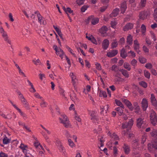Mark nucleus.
Listing matches in <instances>:
<instances>
[{"instance_id": "nucleus-1", "label": "nucleus", "mask_w": 157, "mask_h": 157, "mask_svg": "<svg viewBox=\"0 0 157 157\" xmlns=\"http://www.w3.org/2000/svg\"><path fill=\"white\" fill-rule=\"evenodd\" d=\"M150 117L151 122L154 126L157 125V116L156 113L153 110L151 111L150 113Z\"/></svg>"}, {"instance_id": "nucleus-2", "label": "nucleus", "mask_w": 157, "mask_h": 157, "mask_svg": "<svg viewBox=\"0 0 157 157\" xmlns=\"http://www.w3.org/2000/svg\"><path fill=\"white\" fill-rule=\"evenodd\" d=\"M147 124L145 123L143 121V118L139 117L137 119L136 126L139 128H142L144 129L147 127Z\"/></svg>"}, {"instance_id": "nucleus-3", "label": "nucleus", "mask_w": 157, "mask_h": 157, "mask_svg": "<svg viewBox=\"0 0 157 157\" xmlns=\"http://www.w3.org/2000/svg\"><path fill=\"white\" fill-rule=\"evenodd\" d=\"M61 117L59 118L60 121V122L63 123V125L66 128H68L69 125V120L67 119V116L64 115H63L61 116Z\"/></svg>"}, {"instance_id": "nucleus-4", "label": "nucleus", "mask_w": 157, "mask_h": 157, "mask_svg": "<svg viewBox=\"0 0 157 157\" xmlns=\"http://www.w3.org/2000/svg\"><path fill=\"white\" fill-rule=\"evenodd\" d=\"M0 32L2 34V36L4 38L5 41L11 44V41L8 39V37L6 32L4 30L2 27H0Z\"/></svg>"}, {"instance_id": "nucleus-5", "label": "nucleus", "mask_w": 157, "mask_h": 157, "mask_svg": "<svg viewBox=\"0 0 157 157\" xmlns=\"http://www.w3.org/2000/svg\"><path fill=\"white\" fill-rule=\"evenodd\" d=\"M87 21H86L87 24H88L91 22L93 25H95L99 22V19L98 18H94L93 16H89L87 18Z\"/></svg>"}, {"instance_id": "nucleus-6", "label": "nucleus", "mask_w": 157, "mask_h": 157, "mask_svg": "<svg viewBox=\"0 0 157 157\" xmlns=\"http://www.w3.org/2000/svg\"><path fill=\"white\" fill-rule=\"evenodd\" d=\"M147 146L148 150L151 152H153L154 150H157V141L153 144H148Z\"/></svg>"}, {"instance_id": "nucleus-7", "label": "nucleus", "mask_w": 157, "mask_h": 157, "mask_svg": "<svg viewBox=\"0 0 157 157\" xmlns=\"http://www.w3.org/2000/svg\"><path fill=\"white\" fill-rule=\"evenodd\" d=\"M142 107L144 111L146 110L148 106V101L146 98H144L141 101Z\"/></svg>"}, {"instance_id": "nucleus-8", "label": "nucleus", "mask_w": 157, "mask_h": 157, "mask_svg": "<svg viewBox=\"0 0 157 157\" xmlns=\"http://www.w3.org/2000/svg\"><path fill=\"white\" fill-rule=\"evenodd\" d=\"M90 119L93 122H95L98 120L97 118V114L95 112L91 111L90 113Z\"/></svg>"}, {"instance_id": "nucleus-9", "label": "nucleus", "mask_w": 157, "mask_h": 157, "mask_svg": "<svg viewBox=\"0 0 157 157\" xmlns=\"http://www.w3.org/2000/svg\"><path fill=\"white\" fill-rule=\"evenodd\" d=\"M148 13L147 11H143L140 12L139 14V18L143 20L147 18Z\"/></svg>"}, {"instance_id": "nucleus-10", "label": "nucleus", "mask_w": 157, "mask_h": 157, "mask_svg": "<svg viewBox=\"0 0 157 157\" xmlns=\"http://www.w3.org/2000/svg\"><path fill=\"white\" fill-rule=\"evenodd\" d=\"M123 130L122 131V134L124 136H125L127 135V132L128 131V123L125 122L122 124L121 126Z\"/></svg>"}, {"instance_id": "nucleus-11", "label": "nucleus", "mask_w": 157, "mask_h": 157, "mask_svg": "<svg viewBox=\"0 0 157 157\" xmlns=\"http://www.w3.org/2000/svg\"><path fill=\"white\" fill-rule=\"evenodd\" d=\"M151 102L152 105L155 107L157 106V101L155 97L154 94H151Z\"/></svg>"}, {"instance_id": "nucleus-12", "label": "nucleus", "mask_w": 157, "mask_h": 157, "mask_svg": "<svg viewBox=\"0 0 157 157\" xmlns=\"http://www.w3.org/2000/svg\"><path fill=\"white\" fill-rule=\"evenodd\" d=\"M118 53V51L116 50H113L108 52L107 56L109 57H112L115 56Z\"/></svg>"}, {"instance_id": "nucleus-13", "label": "nucleus", "mask_w": 157, "mask_h": 157, "mask_svg": "<svg viewBox=\"0 0 157 157\" xmlns=\"http://www.w3.org/2000/svg\"><path fill=\"white\" fill-rule=\"evenodd\" d=\"M127 1H125L123 2L121 4V12L124 13L125 12L127 8Z\"/></svg>"}, {"instance_id": "nucleus-14", "label": "nucleus", "mask_w": 157, "mask_h": 157, "mask_svg": "<svg viewBox=\"0 0 157 157\" xmlns=\"http://www.w3.org/2000/svg\"><path fill=\"white\" fill-rule=\"evenodd\" d=\"M109 44V41L107 39H105L102 43V48L105 50L106 49L108 48Z\"/></svg>"}, {"instance_id": "nucleus-15", "label": "nucleus", "mask_w": 157, "mask_h": 157, "mask_svg": "<svg viewBox=\"0 0 157 157\" xmlns=\"http://www.w3.org/2000/svg\"><path fill=\"white\" fill-rule=\"evenodd\" d=\"M133 43L134 49L136 51L138 50L140 48V44L138 40L137 39L134 40L133 42Z\"/></svg>"}, {"instance_id": "nucleus-16", "label": "nucleus", "mask_w": 157, "mask_h": 157, "mask_svg": "<svg viewBox=\"0 0 157 157\" xmlns=\"http://www.w3.org/2000/svg\"><path fill=\"white\" fill-rule=\"evenodd\" d=\"M119 12V9L116 8L113 10L112 13L110 14V16L111 17H115L117 15Z\"/></svg>"}, {"instance_id": "nucleus-17", "label": "nucleus", "mask_w": 157, "mask_h": 157, "mask_svg": "<svg viewBox=\"0 0 157 157\" xmlns=\"http://www.w3.org/2000/svg\"><path fill=\"white\" fill-rule=\"evenodd\" d=\"M138 141V140L137 139H136L133 141V148L135 149H139V148L138 147L139 143Z\"/></svg>"}, {"instance_id": "nucleus-18", "label": "nucleus", "mask_w": 157, "mask_h": 157, "mask_svg": "<svg viewBox=\"0 0 157 157\" xmlns=\"http://www.w3.org/2000/svg\"><path fill=\"white\" fill-rule=\"evenodd\" d=\"M141 144L142 147L140 149V150H142L144 148V143L146 141V135L145 134L143 135L142 137Z\"/></svg>"}, {"instance_id": "nucleus-19", "label": "nucleus", "mask_w": 157, "mask_h": 157, "mask_svg": "<svg viewBox=\"0 0 157 157\" xmlns=\"http://www.w3.org/2000/svg\"><path fill=\"white\" fill-rule=\"evenodd\" d=\"M20 100L21 101L25 107L27 108H29V104L28 103V102L25 98H24V99H20Z\"/></svg>"}, {"instance_id": "nucleus-20", "label": "nucleus", "mask_w": 157, "mask_h": 157, "mask_svg": "<svg viewBox=\"0 0 157 157\" xmlns=\"http://www.w3.org/2000/svg\"><path fill=\"white\" fill-rule=\"evenodd\" d=\"M70 75L71 76V78H72V81L73 85H75L76 83V82L77 80L75 76H74L73 73H70Z\"/></svg>"}, {"instance_id": "nucleus-21", "label": "nucleus", "mask_w": 157, "mask_h": 157, "mask_svg": "<svg viewBox=\"0 0 157 157\" xmlns=\"http://www.w3.org/2000/svg\"><path fill=\"white\" fill-rule=\"evenodd\" d=\"M107 29V28L106 26H103L99 29V31L101 34H104L106 33Z\"/></svg>"}, {"instance_id": "nucleus-22", "label": "nucleus", "mask_w": 157, "mask_h": 157, "mask_svg": "<svg viewBox=\"0 0 157 157\" xmlns=\"http://www.w3.org/2000/svg\"><path fill=\"white\" fill-rule=\"evenodd\" d=\"M146 4V0H141L139 4L140 8H142L144 7Z\"/></svg>"}, {"instance_id": "nucleus-23", "label": "nucleus", "mask_w": 157, "mask_h": 157, "mask_svg": "<svg viewBox=\"0 0 157 157\" xmlns=\"http://www.w3.org/2000/svg\"><path fill=\"white\" fill-rule=\"evenodd\" d=\"M133 124V120L132 119H129V121H128V132H129V130L131 129Z\"/></svg>"}, {"instance_id": "nucleus-24", "label": "nucleus", "mask_w": 157, "mask_h": 157, "mask_svg": "<svg viewBox=\"0 0 157 157\" xmlns=\"http://www.w3.org/2000/svg\"><path fill=\"white\" fill-rule=\"evenodd\" d=\"M151 135L152 136L157 139V130L153 129L152 132L151 133Z\"/></svg>"}, {"instance_id": "nucleus-25", "label": "nucleus", "mask_w": 157, "mask_h": 157, "mask_svg": "<svg viewBox=\"0 0 157 157\" xmlns=\"http://www.w3.org/2000/svg\"><path fill=\"white\" fill-rule=\"evenodd\" d=\"M115 102L116 104L118 106L121 107L124 109V107L123 105L121 102L119 100H118L117 99H116L115 100Z\"/></svg>"}, {"instance_id": "nucleus-26", "label": "nucleus", "mask_w": 157, "mask_h": 157, "mask_svg": "<svg viewBox=\"0 0 157 157\" xmlns=\"http://www.w3.org/2000/svg\"><path fill=\"white\" fill-rule=\"evenodd\" d=\"M65 12L67 14L68 16L69 15L68 13H71L72 15L74 14V13H73V11L71 10V9L69 7L66 8V11Z\"/></svg>"}, {"instance_id": "nucleus-27", "label": "nucleus", "mask_w": 157, "mask_h": 157, "mask_svg": "<svg viewBox=\"0 0 157 157\" xmlns=\"http://www.w3.org/2000/svg\"><path fill=\"white\" fill-rule=\"evenodd\" d=\"M121 56L124 58L127 56V54H125V50L124 48L122 49L121 50Z\"/></svg>"}, {"instance_id": "nucleus-28", "label": "nucleus", "mask_w": 157, "mask_h": 157, "mask_svg": "<svg viewBox=\"0 0 157 157\" xmlns=\"http://www.w3.org/2000/svg\"><path fill=\"white\" fill-rule=\"evenodd\" d=\"M10 141V140L5 136L3 140V143L4 144H7Z\"/></svg>"}, {"instance_id": "nucleus-29", "label": "nucleus", "mask_w": 157, "mask_h": 157, "mask_svg": "<svg viewBox=\"0 0 157 157\" xmlns=\"http://www.w3.org/2000/svg\"><path fill=\"white\" fill-rule=\"evenodd\" d=\"M132 36L130 35H128V44L132 45L133 41Z\"/></svg>"}, {"instance_id": "nucleus-30", "label": "nucleus", "mask_w": 157, "mask_h": 157, "mask_svg": "<svg viewBox=\"0 0 157 157\" xmlns=\"http://www.w3.org/2000/svg\"><path fill=\"white\" fill-rule=\"evenodd\" d=\"M139 59V61L142 63H144L147 61V59L143 57H140Z\"/></svg>"}, {"instance_id": "nucleus-31", "label": "nucleus", "mask_w": 157, "mask_h": 157, "mask_svg": "<svg viewBox=\"0 0 157 157\" xmlns=\"http://www.w3.org/2000/svg\"><path fill=\"white\" fill-rule=\"evenodd\" d=\"M119 71L125 77H128V72L126 70L124 69H120Z\"/></svg>"}, {"instance_id": "nucleus-32", "label": "nucleus", "mask_w": 157, "mask_h": 157, "mask_svg": "<svg viewBox=\"0 0 157 157\" xmlns=\"http://www.w3.org/2000/svg\"><path fill=\"white\" fill-rule=\"evenodd\" d=\"M118 45V43L116 40H113V41L112 43V48H114L116 47Z\"/></svg>"}, {"instance_id": "nucleus-33", "label": "nucleus", "mask_w": 157, "mask_h": 157, "mask_svg": "<svg viewBox=\"0 0 157 157\" xmlns=\"http://www.w3.org/2000/svg\"><path fill=\"white\" fill-rule=\"evenodd\" d=\"M144 74L145 76L147 78L149 79L150 77V74L149 71L147 70L144 71Z\"/></svg>"}, {"instance_id": "nucleus-34", "label": "nucleus", "mask_w": 157, "mask_h": 157, "mask_svg": "<svg viewBox=\"0 0 157 157\" xmlns=\"http://www.w3.org/2000/svg\"><path fill=\"white\" fill-rule=\"evenodd\" d=\"M68 144L71 147H75V144L73 141L71 139H68Z\"/></svg>"}, {"instance_id": "nucleus-35", "label": "nucleus", "mask_w": 157, "mask_h": 157, "mask_svg": "<svg viewBox=\"0 0 157 157\" xmlns=\"http://www.w3.org/2000/svg\"><path fill=\"white\" fill-rule=\"evenodd\" d=\"M75 119L76 121L79 122L81 121V119L80 118L79 116L78 115L77 113L75 111Z\"/></svg>"}, {"instance_id": "nucleus-36", "label": "nucleus", "mask_w": 157, "mask_h": 157, "mask_svg": "<svg viewBox=\"0 0 157 157\" xmlns=\"http://www.w3.org/2000/svg\"><path fill=\"white\" fill-rule=\"evenodd\" d=\"M115 109L118 112V113L119 115H121L123 113V110L121 107H117Z\"/></svg>"}, {"instance_id": "nucleus-37", "label": "nucleus", "mask_w": 157, "mask_h": 157, "mask_svg": "<svg viewBox=\"0 0 157 157\" xmlns=\"http://www.w3.org/2000/svg\"><path fill=\"white\" fill-rule=\"evenodd\" d=\"M117 149L116 146H114L113 147V155L114 157H116L117 153Z\"/></svg>"}, {"instance_id": "nucleus-38", "label": "nucleus", "mask_w": 157, "mask_h": 157, "mask_svg": "<svg viewBox=\"0 0 157 157\" xmlns=\"http://www.w3.org/2000/svg\"><path fill=\"white\" fill-rule=\"evenodd\" d=\"M66 48L68 50V51L72 54L74 57H75L76 56L74 53H73V50L67 45H66Z\"/></svg>"}, {"instance_id": "nucleus-39", "label": "nucleus", "mask_w": 157, "mask_h": 157, "mask_svg": "<svg viewBox=\"0 0 157 157\" xmlns=\"http://www.w3.org/2000/svg\"><path fill=\"white\" fill-rule=\"evenodd\" d=\"M111 70L116 72H117L119 70L118 67L116 65H113L111 67Z\"/></svg>"}, {"instance_id": "nucleus-40", "label": "nucleus", "mask_w": 157, "mask_h": 157, "mask_svg": "<svg viewBox=\"0 0 157 157\" xmlns=\"http://www.w3.org/2000/svg\"><path fill=\"white\" fill-rule=\"evenodd\" d=\"M99 94L101 96H103L104 98H106L107 96L106 93L104 91H101Z\"/></svg>"}, {"instance_id": "nucleus-41", "label": "nucleus", "mask_w": 157, "mask_h": 157, "mask_svg": "<svg viewBox=\"0 0 157 157\" xmlns=\"http://www.w3.org/2000/svg\"><path fill=\"white\" fill-rule=\"evenodd\" d=\"M20 147L23 151L25 150L27 151L26 148L28 147L26 145H25L24 144L21 143Z\"/></svg>"}, {"instance_id": "nucleus-42", "label": "nucleus", "mask_w": 157, "mask_h": 157, "mask_svg": "<svg viewBox=\"0 0 157 157\" xmlns=\"http://www.w3.org/2000/svg\"><path fill=\"white\" fill-rule=\"evenodd\" d=\"M59 52H60V54H59V56L62 59L63 58V56H65V54L64 52L63 51V50L61 49V48H59Z\"/></svg>"}, {"instance_id": "nucleus-43", "label": "nucleus", "mask_w": 157, "mask_h": 157, "mask_svg": "<svg viewBox=\"0 0 157 157\" xmlns=\"http://www.w3.org/2000/svg\"><path fill=\"white\" fill-rule=\"evenodd\" d=\"M154 16L155 20L157 22V8L154 9Z\"/></svg>"}, {"instance_id": "nucleus-44", "label": "nucleus", "mask_w": 157, "mask_h": 157, "mask_svg": "<svg viewBox=\"0 0 157 157\" xmlns=\"http://www.w3.org/2000/svg\"><path fill=\"white\" fill-rule=\"evenodd\" d=\"M145 67L149 69H151L153 67L151 63H147L145 65Z\"/></svg>"}, {"instance_id": "nucleus-45", "label": "nucleus", "mask_w": 157, "mask_h": 157, "mask_svg": "<svg viewBox=\"0 0 157 157\" xmlns=\"http://www.w3.org/2000/svg\"><path fill=\"white\" fill-rule=\"evenodd\" d=\"M141 31L143 34H144L145 33L146 30V27L143 24L141 25Z\"/></svg>"}, {"instance_id": "nucleus-46", "label": "nucleus", "mask_w": 157, "mask_h": 157, "mask_svg": "<svg viewBox=\"0 0 157 157\" xmlns=\"http://www.w3.org/2000/svg\"><path fill=\"white\" fill-rule=\"evenodd\" d=\"M140 84L144 88H146L147 86V84L144 81H141L140 82Z\"/></svg>"}, {"instance_id": "nucleus-47", "label": "nucleus", "mask_w": 157, "mask_h": 157, "mask_svg": "<svg viewBox=\"0 0 157 157\" xmlns=\"http://www.w3.org/2000/svg\"><path fill=\"white\" fill-rule=\"evenodd\" d=\"M150 33L151 38L154 41H155L156 40V38L155 33L152 31Z\"/></svg>"}, {"instance_id": "nucleus-48", "label": "nucleus", "mask_w": 157, "mask_h": 157, "mask_svg": "<svg viewBox=\"0 0 157 157\" xmlns=\"http://www.w3.org/2000/svg\"><path fill=\"white\" fill-rule=\"evenodd\" d=\"M128 54L131 56L133 58L136 56V54L133 52L131 51L130 52H128Z\"/></svg>"}, {"instance_id": "nucleus-49", "label": "nucleus", "mask_w": 157, "mask_h": 157, "mask_svg": "<svg viewBox=\"0 0 157 157\" xmlns=\"http://www.w3.org/2000/svg\"><path fill=\"white\" fill-rule=\"evenodd\" d=\"M35 14H36L37 16L38 17V20H41V19L42 18V17L41 15L39 13L38 11H36L35 12Z\"/></svg>"}, {"instance_id": "nucleus-50", "label": "nucleus", "mask_w": 157, "mask_h": 157, "mask_svg": "<svg viewBox=\"0 0 157 157\" xmlns=\"http://www.w3.org/2000/svg\"><path fill=\"white\" fill-rule=\"evenodd\" d=\"M88 8V6H83L81 8V11L82 12H84Z\"/></svg>"}, {"instance_id": "nucleus-51", "label": "nucleus", "mask_w": 157, "mask_h": 157, "mask_svg": "<svg viewBox=\"0 0 157 157\" xmlns=\"http://www.w3.org/2000/svg\"><path fill=\"white\" fill-rule=\"evenodd\" d=\"M107 8V6H106L102 7L100 8V11L101 12H104Z\"/></svg>"}, {"instance_id": "nucleus-52", "label": "nucleus", "mask_w": 157, "mask_h": 157, "mask_svg": "<svg viewBox=\"0 0 157 157\" xmlns=\"http://www.w3.org/2000/svg\"><path fill=\"white\" fill-rule=\"evenodd\" d=\"M76 2L78 5H80L84 3V0H77Z\"/></svg>"}, {"instance_id": "nucleus-53", "label": "nucleus", "mask_w": 157, "mask_h": 157, "mask_svg": "<svg viewBox=\"0 0 157 157\" xmlns=\"http://www.w3.org/2000/svg\"><path fill=\"white\" fill-rule=\"evenodd\" d=\"M117 25V23L114 21H111V26L113 28H114Z\"/></svg>"}, {"instance_id": "nucleus-54", "label": "nucleus", "mask_w": 157, "mask_h": 157, "mask_svg": "<svg viewBox=\"0 0 157 157\" xmlns=\"http://www.w3.org/2000/svg\"><path fill=\"white\" fill-rule=\"evenodd\" d=\"M143 50L145 53H148L149 52V49L145 46H144L143 47Z\"/></svg>"}, {"instance_id": "nucleus-55", "label": "nucleus", "mask_w": 157, "mask_h": 157, "mask_svg": "<svg viewBox=\"0 0 157 157\" xmlns=\"http://www.w3.org/2000/svg\"><path fill=\"white\" fill-rule=\"evenodd\" d=\"M128 109H129L131 111L133 110V108L132 107L131 103L129 101H128Z\"/></svg>"}, {"instance_id": "nucleus-56", "label": "nucleus", "mask_w": 157, "mask_h": 157, "mask_svg": "<svg viewBox=\"0 0 157 157\" xmlns=\"http://www.w3.org/2000/svg\"><path fill=\"white\" fill-rule=\"evenodd\" d=\"M8 157V155L1 151L0 153V157Z\"/></svg>"}, {"instance_id": "nucleus-57", "label": "nucleus", "mask_w": 157, "mask_h": 157, "mask_svg": "<svg viewBox=\"0 0 157 157\" xmlns=\"http://www.w3.org/2000/svg\"><path fill=\"white\" fill-rule=\"evenodd\" d=\"M92 37L91 40H90L94 44H97V43L96 40L94 38V37L92 35L91 36Z\"/></svg>"}, {"instance_id": "nucleus-58", "label": "nucleus", "mask_w": 157, "mask_h": 157, "mask_svg": "<svg viewBox=\"0 0 157 157\" xmlns=\"http://www.w3.org/2000/svg\"><path fill=\"white\" fill-rule=\"evenodd\" d=\"M21 126H23L24 128H25L29 132H31V130L27 126H26L24 123H22Z\"/></svg>"}, {"instance_id": "nucleus-59", "label": "nucleus", "mask_w": 157, "mask_h": 157, "mask_svg": "<svg viewBox=\"0 0 157 157\" xmlns=\"http://www.w3.org/2000/svg\"><path fill=\"white\" fill-rule=\"evenodd\" d=\"M9 17L10 18V20L12 22H13L14 21L13 18V16L11 13H9Z\"/></svg>"}, {"instance_id": "nucleus-60", "label": "nucleus", "mask_w": 157, "mask_h": 157, "mask_svg": "<svg viewBox=\"0 0 157 157\" xmlns=\"http://www.w3.org/2000/svg\"><path fill=\"white\" fill-rule=\"evenodd\" d=\"M124 43V38H121L119 41V43L121 44H123Z\"/></svg>"}, {"instance_id": "nucleus-61", "label": "nucleus", "mask_w": 157, "mask_h": 157, "mask_svg": "<svg viewBox=\"0 0 157 157\" xmlns=\"http://www.w3.org/2000/svg\"><path fill=\"white\" fill-rule=\"evenodd\" d=\"M42 102L40 103V105L42 107H45L46 106V103L42 100Z\"/></svg>"}, {"instance_id": "nucleus-62", "label": "nucleus", "mask_w": 157, "mask_h": 157, "mask_svg": "<svg viewBox=\"0 0 157 157\" xmlns=\"http://www.w3.org/2000/svg\"><path fill=\"white\" fill-rule=\"evenodd\" d=\"M133 24L132 23H128V29H132L133 28Z\"/></svg>"}, {"instance_id": "nucleus-63", "label": "nucleus", "mask_w": 157, "mask_h": 157, "mask_svg": "<svg viewBox=\"0 0 157 157\" xmlns=\"http://www.w3.org/2000/svg\"><path fill=\"white\" fill-rule=\"evenodd\" d=\"M96 66V68L97 69L99 70H100L101 69V67L100 64L99 63H97L95 64Z\"/></svg>"}, {"instance_id": "nucleus-64", "label": "nucleus", "mask_w": 157, "mask_h": 157, "mask_svg": "<svg viewBox=\"0 0 157 157\" xmlns=\"http://www.w3.org/2000/svg\"><path fill=\"white\" fill-rule=\"evenodd\" d=\"M86 65L88 68H90V64L89 62L87 60H85V61Z\"/></svg>"}]
</instances>
